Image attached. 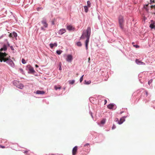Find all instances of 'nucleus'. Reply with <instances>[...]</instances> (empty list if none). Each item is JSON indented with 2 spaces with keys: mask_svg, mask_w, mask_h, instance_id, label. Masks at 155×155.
I'll list each match as a JSON object with an SVG mask.
<instances>
[{
  "mask_svg": "<svg viewBox=\"0 0 155 155\" xmlns=\"http://www.w3.org/2000/svg\"><path fill=\"white\" fill-rule=\"evenodd\" d=\"M134 47H135L136 48H138L139 46L138 45H134Z\"/></svg>",
  "mask_w": 155,
  "mask_h": 155,
  "instance_id": "f704fd0d",
  "label": "nucleus"
},
{
  "mask_svg": "<svg viewBox=\"0 0 155 155\" xmlns=\"http://www.w3.org/2000/svg\"><path fill=\"white\" fill-rule=\"evenodd\" d=\"M45 93V92L43 91H37L36 92V94H44Z\"/></svg>",
  "mask_w": 155,
  "mask_h": 155,
  "instance_id": "dca6fc26",
  "label": "nucleus"
},
{
  "mask_svg": "<svg viewBox=\"0 0 155 155\" xmlns=\"http://www.w3.org/2000/svg\"><path fill=\"white\" fill-rule=\"evenodd\" d=\"M35 66L36 68H38V65H37V64H36L35 65Z\"/></svg>",
  "mask_w": 155,
  "mask_h": 155,
  "instance_id": "c03bdc74",
  "label": "nucleus"
},
{
  "mask_svg": "<svg viewBox=\"0 0 155 155\" xmlns=\"http://www.w3.org/2000/svg\"><path fill=\"white\" fill-rule=\"evenodd\" d=\"M83 76H84V75H83L81 78L80 79V82H81L83 80Z\"/></svg>",
  "mask_w": 155,
  "mask_h": 155,
  "instance_id": "c85d7f7f",
  "label": "nucleus"
},
{
  "mask_svg": "<svg viewBox=\"0 0 155 155\" xmlns=\"http://www.w3.org/2000/svg\"><path fill=\"white\" fill-rule=\"evenodd\" d=\"M66 31V30L65 29H60L58 32V33L60 35H62Z\"/></svg>",
  "mask_w": 155,
  "mask_h": 155,
  "instance_id": "9b49d317",
  "label": "nucleus"
},
{
  "mask_svg": "<svg viewBox=\"0 0 155 155\" xmlns=\"http://www.w3.org/2000/svg\"><path fill=\"white\" fill-rule=\"evenodd\" d=\"M90 58L89 57V58H88V62L89 63H90Z\"/></svg>",
  "mask_w": 155,
  "mask_h": 155,
  "instance_id": "37998d69",
  "label": "nucleus"
},
{
  "mask_svg": "<svg viewBox=\"0 0 155 155\" xmlns=\"http://www.w3.org/2000/svg\"><path fill=\"white\" fill-rule=\"evenodd\" d=\"M10 48H11V49L12 50H14V47H13V46H11L10 47Z\"/></svg>",
  "mask_w": 155,
  "mask_h": 155,
  "instance_id": "e433bc0d",
  "label": "nucleus"
},
{
  "mask_svg": "<svg viewBox=\"0 0 155 155\" xmlns=\"http://www.w3.org/2000/svg\"><path fill=\"white\" fill-rule=\"evenodd\" d=\"M15 82H16L17 84L16 86L17 87L21 89H22L24 87V86L22 84L19 83V82L18 81H16Z\"/></svg>",
  "mask_w": 155,
  "mask_h": 155,
  "instance_id": "423d86ee",
  "label": "nucleus"
},
{
  "mask_svg": "<svg viewBox=\"0 0 155 155\" xmlns=\"http://www.w3.org/2000/svg\"><path fill=\"white\" fill-rule=\"evenodd\" d=\"M0 148H5V147L4 146H2L0 145Z\"/></svg>",
  "mask_w": 155,
  "mask_h": 155,
  "instance_id": "72a5a7b5",
  "label": "nucleus"
},
{
  "mask_svg": "<svg viewBox=\"0 0 155 155\" xmlns=\"http://www.w3.org/2000/svg\"><path fill=\"white\" fill-rule=\"evenodd\" d=\"M9 56L6 53H2L0 52V61L2 62V61L4 62V60H6V58H8Z\"/></svg>",
  "mask_w": 155,
  "mask_h": 155,
  "instance_id": "f03ea898",
  "label": "nucleus"
},
{
  "mask_svg": "<svg viewBox=\"0 0 155 155\" xmlns=\"http://www.w3.org/2000/svg\"><path fill=\"white\" fill-rule=\"evenodd\" d=\"M89 37L87 38L86 39V40L85 41V46L86 48V49L87 50L88 49V45L89 41Z\"/></svg>",
  "mask_w": 155,
  "mask_h": 155,
  "instance_id": "4468645a",
  "label": "nucleus"
},
{
  "mask_svg": "<svg viewBox=\"0 0 155 155\" xmlns=\"http://www.w3.org/2000/svg\"><path fill=\"white\" fill-rule=\"evenodd\" d=\"M132 44H134V42H133V43H132Z\"/></svg>",
  "mask_w": 155,
  "mask_h": 155,
  "instance_id": "8fccbe9b",
  "label": "nucleus"
},
{
  "mask_svg": "<svg viewBox=\"0 0 155 155\" xmlns=\"http://www.w3.org/2000/svg\"><path fill=\"white\" fill-rule=\"evenodd\" d=\"M67 28L69 31L73 30L74 31L75 28L72 26L71 25H68L67 26Z\"/></svg>",
  "mask_w": 155,
  "mask_h": 155,
  "instance_id": "1a4fd4ad",
  "label": "nucleus"
},
{
  "mask_svg": "<svg viewBox=\"0 0 155 155\" xmlns=\"http://www.w3.org/2000/svg\"><path fill=\"white\" fill-rule=\"evenodd\" d=\"M152 2H154V0Z\"/></svg>",
  "mask_w": 155,
  "mask_h": 155,
  "instance_id": "de8ad7c7",
  "label": "nucleus"
},
{
  "mask_svg": "<svg viewBox=\"0 0 155 155\" xmlns=\"http://www.w3.org/2000/svg\"><path fill=\"white\" fill-rule=\"evenodd\" d=\"M41 22L43 26L41 27V29L43 31H45V28H47L48 27V24L47 23L46 19L45 18H43V20L41 21Z\"/></svg>",
  "mask_w": 155,
  "mask_h": 155,
  "instance_id": "39448f33",
  "label": "nucleus"
},
{
  "mask_svg": "<svg viewBox=\"0 0 155 155\" xmlns=\"http://www.w3.org/2000/svg\"><path fill=\"white\" fill-rule=\"evenodd\" d=\"M153 81V80L152 79H151L150 80H149V81H148V84H149V85H150V84L152 83Z\"/></svg>",
  "mask_w": 155,
  "mask_h": 155,
  "instance_id": "c756f323",
  "label": "nucleus"
},
{
  "mask_svg": "<svg viewBox=\"0 0 155 155\" xmlns=\"http://www.w3.org/2000/svg\"><path fill=\"white\" fill-rule=\"evenodd\" d=\"M91 82L89 81H88L87 82H86V83L87 84H89Z\"/></svg>",
  "mask_w": 155,
  "mask_h": 155,
  "instance_id": "58836bf2",
  "label": "nucleus"
},
{
  "mask_svg": "<svg viewBox=\"0 0 155 155\" xmlns=\"http://www.w3.org/2000/svg\"><path fill=\"white\" fill-rule=\"evenodd\" d=\"M12 34H13V35L15 37H16L17 36V33L15 32H13Z\"/></svg>",
  "mask_w": 155,
  "mask_h": 155,
  "instance_id": "a878e982",
  "label": "nucleus"
},
{
  "mask_svg": "<svg viewBox=\"0 0 155 155\" xmlns=\"http://www.w3.org/2000/svg\"><path fill=\"white\" fill-rule=\"evenodd\" d=\"M118 21L119 24V26L122 29H123L124 28V17L122 15H120L118 18Z\"/></svg>",
  "mask_w": 155,
  "mask_h": 155,
  "instance_id": "7ed1b4c3",
  "label": "nucleus"
},
{
  "mask_svg": "<svg viewBox=\"0 0 155 155\" xmlns=\"http://www.w3.org/2000/svg\"><path fill=\"white\" fill-rule=\"evenodd\" d=\"M87 6L89 8H90L91 7V3H90V1H88L87 2Z\"/></svg>",
  "mask_w": 155,
  "mask_h": 155,
  "instance_id": "393cba45",
  "label": "nucleus"
},
{
  "mask_svg": "<svg viewBox=\"0 0 155 155\" xmlns=\"http://www.w3.org/2000/svg\"><path fill=\"white\" fill-rule=\"evenodd\" d=\"M88 8H89V7L87 6H84V11L86 12H87L88 11Z\"/></svg>",
  "mask_w": 155,
  "mask_h": 155,
  "instance_id": "aec40b11",
  "label": "nucleus"
},
{
  "mask_svg": "<svg viewBox=\"0 0 155 155\" xmlns=\"http://www.w3.org/2000/svg\"><path fill=\"white\" fill-rule=\"evenodd\" d=\"M8 45L9 46V44H8Z\"/></svg>",
  "mask_w": 155,
  "mask_h": 155,
  "instance_id": "09e8293b",
  "label": "nucleus"
},
{
  "mask_svg": "<svg viewBox=\"0 0 155 155\" xmlns=\"http://www.w3.org/2000/svg\"><path fill=\"white\" fill-rule=\"evenodd\" d=\"M54 89L55 90H57L58 89H60L61 88V87L60 86L59 87H58L56 85H55L54 87Z\"/></svg>",
  "mask_w": 155,
  "mask_h": 155,
  "instance_id": "6ab92c4d",
  "label": "nucleus"
},
{
  "mask_svg": "<svg viewBox=\"0 0 155 155\" xmlns=\"http://www.w3.org/2000/svg\"><path fill=\"white\" fill-rule=\"evenodd\" d=\"M136 63L138 64H139V65H145V63L142 62V61H139V60H138V59H136Z\"/></svg>",
  "mask_w": 155,
  "mask_h": 155,
  "instance_id": "f8f14e48",
  "label": "nucleus"
},
{
  "mask_svg": "<svg viewBox=\"0 0 155 155\" xmlns=\"http://www.w3.org/2000/svg\"><path fill=\"white\" fill-rule=\"evenodd\" d=\"M78 150V147L75 146L74 147L72 150V154L73 155H75L77 153Z\"/></svg>",
  "mask_w": 155,
  "mask_h": 155,
  "instance_id": "6e6552de",
  "label": "nucleus"
},
{
  "mask_svg": "<svg viewBox=\"0 0 155 155\" xmlns=\"http://www.w3.org/2000/svg\"><path fill=\"white\" fill-rule=\"evenodd\" d=\"M104 105L106 104L107 103V101L106 100H104Z\"/></svg>",
  "mask_w": 155,
  "mask_h": 155,
  "instance_id": "a19ab883",
  "label": "nucleus"
},
{
  "mask_svg": "<svg viewBox=\"0 0 155 155\" xmlns=\"http://www.w3.org/2000/svg\"><path fill=\"white\" fill-rule=\"evenodd\" d=\"M7 49V46H6V45H4L3 48H1L0 49V51H3V50H4V51H5Z\"/></svg>",
  "mask_w": 155,
  "mask_h": 155,
  "instance_id": "f3484780",
  "label": "nucleus"
},
{
  "mask_svg": "<svg viewBox=\"0 0 155 155\" xmlns=\"http://www.w3.org/2000/svg\"><path fill=\"white\" fill-rule=\"evenodd\" d=\"M150 7L151 8H155V5H152L150 6Z\"/></svg>",
  "mask_w": 155,
  "mask_h": 155,
  "instance_id": "2f4dec72",
  "label": "nucleus"
},
{
  "mask_svg": "<svg viewBox=\"0 0 155 155\" xmlns=\"http://www.w3.org/2000/svg\"><path fill=\"white\" fill-rule=\"evenodd\" d=\"M59 69L60 70H61V64H60V67H59Z\"/></svg>",
  "mask_w": 155,
  "mask_h": 155,
  "instance_id": "79ce46f5",
  "label": "nucleus"
},
{
  "mask_svg": "<svg viewBox=\"0 0 155 155\" xmlns=\"http://www.w3.org/2000/svg\"><path fill=\"white\" fill-rule=\"evenodd\" d=\"M105 119H102L101 121V124H103L105 123Z\"/></svg>",
  "mask_w": 155,
  "mask_h": 155,
  "instance_id": "412c9836",
  "label": "nucleus"
},
{
  "mask_svg": "<svg viewBox=\"0 0 155 155\" xmlns=\"http://www.w3.org/2000/svg\"><path fill=\"white\" fill-rule=\"evenodd\" d=\"M116 127V126H115V125L114 124H113V125L112 127V130H113V129H114Z\"/></svg>",
  "mask_w": 155,
  "mask_h": 155,
  "instance_id": "7c9ffc66",
  "label": "nucleus"
},
{
  "mask_svg": "<svg viewBox=\"0 0 155 155\" xmlns=\"http://www.w3.org/2000/svg\"><path fill=\"white\" fill-rule=\"evenodd\" d=\"M125 121V119L124 117H123L121 118L120 120L118 122V123L119 124H121Z\"/></svg>",
  "mask_w": 155,
  "mask_h": 155,
  "instance_id": "9d476101",
  "label": "nucleus"
},
{
  "mask_svg": "<svg viewBox=\"0 0 155 155\" xmlns=\"http://www.w3.org/2000/svg\"><path fill=\"white\" fill-rule=\"evenodd\" d=\"M10 56H9L8 58H6V60H4V62H6L10 66L14 67L15 66L14 63L13 61L10 58Z\"/></svg>",
  "mask_w": 155,
  "mask_h": 155,
  "instance_id": "20e7f679",
  "label": "nucleus"
},
{
  "mask_svg": "<svg viewBox=\"0 0 155 155\" xmlns=\"http://www.w3.org/2000/svg\"><path fill=\"white\" fill-rule=\"evenodd\" d=\"M122 112H120V114H122Z\"/></svg>",
  "mask_w": 155,
  "mask_h": 155,
  "instance_id": "a18cd8bd",
  "label": "nucleus"
},
{
  "mask_svg": "<svg viewBox=\"0 0 155 155\" xmlns=\"http://www.w3.org/2000/svg\"><path fill=\"white\" fill-rule=\"evenodd\" d=\"M116 121H117V120H118V118H116Z\"/></svg>",
  "mask_w": 155,
  "mask_h": 155,
  "instance_id": "49530a36",
  "label": "nucleus"
},
{
  "mask_svg": "<svg viewBox=\"0 0 155 155\" xmlns=\"http://www.w3.org/2000/svg\"><path fill=\"white\" fill-rule=\"evenodd\" d=\"M73 59V57L71 55L69 54L67 55L66 58V61L68 62H71Z\"/></svg>",
  "mask_w": 155,
  "mask_h": 155,
  "instance_id": "0eeeda50",
  "label": "nucleus"
},
{
  "mask_svg": "<svg viewBox=\"0 0 155 155\" xmlns=\"http://www.w3.org/2000/svg\"><path fill=\"white\" fill-rule=\"evenodd\" d=\"M74 82H75V81L74 80H70L69 81V84H74Z\"/></svg>",
  "mask_w": 155,
  "mask_h": 155,
  "instance_id": "4be33fe9",
  "label": "nucleus"
},
{
  "mask_svg": "<svg viewBox=\"0 0 155 155\" xmlns=\"http://www.w3.org/2000/svg\"><path fill=\"white\" fill-rule=\"evenodd\" d=\"M115 106V104H110L107 106V107L108 109H113Z\"/></svg>",
  "mask_w": 155,
  "mask_h": 155,
  "instance_id": "ddd939ff",
  "label": "nucleus"
},
{
  "mask_svg": "<svg viewBox=\"0 0 155 155\" xmlns=\"http://www.w3.org/2000/svg\"><path fill=\"white\" fill-rule=\"evenodd\" d=\"M12 36H13V34H12V33H10L9 34V36L10 37H12Z\"/></svg>",
  "mask_w": 155,
  "mask_h": 155,
  "instance_id": "473e14b6",
  "label": "nucleus"
},
{
  "mask_svg": "<svg viewBox=\"0 0 155 155\" xmlns=\"http://www.w3.org/2000/svg\"><path fill=\"white\" fill-rule=\"evenodd\" d=\"M29 150H26L24 152V153L26 154H27V153L29 151Z\"/></svg>",
  "mask_w": 155,
  "mask_h": 155,
  "instance_id": "c9c22d12",
  "label": "nucleus"
},
{
  "mask_svg": "<svg viewBox=\"0 0 155 155\" xmlns=\"http://www.w3.org/2000/svg\"><path fill=\"white\" fill-rule=\"evenodd\" d=\"M50 46L51 48H52L54 46L57 47V43L56 42L54 43V44L51 43L50 44Z\"/></svg>",
  "mask_w": 155,
  "mask_h": 155,
  "instance_id": "2eb2a0df",
  "label": "nucleus"
},
{
  "mask_svg": "<svg viewBox=\"0 0 155 155\" xmlns=\"http://www.w3.org/2000/svg\"><path fill=\"white\" fill-rule=\"evenodd\" d=\"M77 45L78 46L81 47L82 45V44L81 42L78 41L77 43Z\"/></svg>",
  "mask_w": 155,
  "mask_h": 155,
  "instance_id": "5701e85b",
  "label": "nucleus"
},
{
  "mask_svg": "<svg viewBox=\"0 0 155 155\" xmlns=\"http://www.w3.org/2000/svg\"><path fill=\"white\" fill-rule=\"evenodd\" d=\"M29 71L31 73H34L35 72L33 68L32 67H30L29 68Z\"/></svg>",
  "mask_w": 155,
  "mask_h": 155,
  "instance_id": "a211bd4d",
  "label": "nucleus"
},
{
  "mask_svg": "<svg viewBox=\"0 0 155 155\" xmlns=\"http://www.w3.org/2000/svg\"><path fill=\"white\" fill-rule=\"evenodd\" d=\"M89 145V143H87L84 145V147H85L87 146H88V145Z\"/></svg>",
  "mask_w": 155,
  "mask_h": 155,
  "instance_id": "ea45409f",
  "label": "nucleus"
},
{
  "mask_svg": "<svg viewBox=\"0 0 155 155\" xmlns=\"http://www.w3.org/2000/svg\"><path fill=\"white\" fill-rule=\"evenodd\" d=\"M145 92L146 93V96H147L148 95V92L147 91H145Z\"/></svg>",
  "mask_w": 155,
  "mask_h": 155,
  "instance_id": "4c0bfd02",
  "label": "nucleus"
},
{
  "mask_svg": "<svg viewBox=\"0 0 155 155\" xmlns=\"http://www.w3.org/2000/svg\"><path fill=\"white\" fill-rule=\"evenodd\" d=\"M150 27L151 28H154V26L153 24H151L150 25Z\"/></svg>",
  "mask_w": 155,
  "mask_h": 155,
  "instance_id": "bb28decb",
  "label": "nucleus"
},
{
  "mask_svg": "<svg viewBox=\"0 0 155 155\" xmlns=\"http://www.w3.org/2000/svg\"><path fill=\"white\" fill-rule=\"evenodd\" d=\"M62 52V51L61 50H57L56 51L57 53L59 55Z\"/></svg>",
  "mask_w": 155,
  "mask_h": 155,
  "instance_id": "b1692460",
  "label": "nucleus"
},
{
  "mask_svg": "<svg viewBox=\"0 0 155 155\" xmlns=\"http://www.w3.org/2000/svg\"><path fill=\"white\" fill-rule=\"evenodd\" d=\"M21 61L23 64H25L26 63L24 59H22L21 60Z\"/></svg>",
  "mask_w": 155,
  "mask_h": 155,
  "instance_id": "cd10ccee",
  "label": "nucleus"
},
{
  "mask_svg": "<svg viewBox=\"0 0 155 155\" xmlns=\"http://www.w3.org/2000/svg\"><path fill=\"white\" fill-rule=\"evenodd\" d=\"M91 35V28L90 27H88L87 30L83 31L82 35L81 36V39H84L86 38V39L88 37L90 38Z\"/></svg>",
  "mask_w": 155,
  "mask_h": 155,
  "instance_id": "f257e3e1",
  "label": "nucleus"
}]
</instances>
